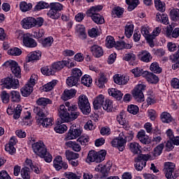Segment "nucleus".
Segmentation results:
<instances>
[{"mask_svg":"<svg viewBox=\"0 0 179 179\" xmlns=\"http://www.w3.org/2000/svg\"><path fill=\"white\" fill-rule=\"evenodd\" d=\"M36 122L38 124L40 127H42L43 128H50V127H52V122L53 120L52 118H38L36 121Z\"/></svg>","mask_w":179,"mask_h":179,"instance_id":"20","label":"nucleus"},{"mask_svg":"<svg viewBox=\"0 0 179 179\" xmlns=\"http://www.w3.org/2000/svg\"><path fill=\"white\" fill-rule=\"evenodd\" d=\"M66 145L68 148H71L72 150H74V152H80L82 150V147L76 141H69L66 143Z\"/></svg>","mask_w":179,"mask_h":179,"instance_id":"41","label":"nucleus"},{"mask_svg":"<svg viewBox=\"0 0 179 179\" xmlns=\"http://www.w3.org/2000/svg\"><path fill=\"white\" fill-rule=\"evenodd\" d=\"M65 156L69 162H71V160H76V159H79V154L73 152L69 150H66Z\"/></svg>","mask_w":179,"mask_h":179,"instance_id":"42","label":"nucleus"},{"mask_svg":"<svg viewBox=\"0 0 179 179\" xmlns=\"http://www.w3.org/2000/svg\"><path fill=\"white\" fill-rule=\"evenodd\" d=\"M57 85V80H53L51 82L47 83L43 86L44 92H50L54 89V87Z\"/></svg>","mask_w":179,"mask_h":179,"instance_id":"60","label":"nucleus"},{"mask_svg":"<svg viewBox=\"0 0 179 179\" xmlns=\"http://www.w3.org/2000/svg\"><path fill=\"white\" fill-rule=\"evenodd\" d=\"M137 138L143 145H149L150 143V139H149V136L146 135L145 130L140 131L137 134Z\"/></svg>","mask_w":179,"mask_h":179,"instance_id":"24","label":"nucleus"},{"mask_svg":"<svg viewBox=\"0 0 179 179\" xmlns=\"http://www.w3.org/2000/svg\"><path fill=\"white\" fill-rule=\"evenodd\" d=\"M1 83L3 85V87L6 89L10 90V89H17L19 87V80L15 79L13 78H6L1 80Z\"/></svg>","mask_w":179,"mask_h":179,"instance_id":"14","label":"nucleus"},{"mask_svg":"<svg viewBox=\"0 0 179 179\" xmlns=\"http://www.w3.org/2000/svg\"><path fill=\"white\" fill-rule=\"evenodd\" d=\"M54 44V38L48 36L41 41V45L43 48H50Z\"/></svg>","mask_w":179,"mask_h":179,"instance_id":"37","label":"nucleus"},{"mask_svg":"<svg viewBox=\"0 0 179 179\" xmlns=\"http://www.w3.org/2000/svg\"><path fill=\"white\" fill-rule=\"evenodd\" d=\"M163 149H164V144L161 143L158 145L156 148H154L153 155L155 157L157 156H160L163 152Z\"/></svg>","mask_w":179,"mask_h":179,"instance_id":"58","label":"nucleus"},{"mask_svg":"<svg viewBox=\"0 0 179 179\" xmlns=\"http://www.w3.org/2000/svg\"><path fill=\"white\" fill-rule=\"evenodd\" d=\"M80 113L78 110L74 112L68 113V110L65 107V105H60L58 109V115L62 120V122H71V121H75L80 115Z\"/></svg>","mask_w":179,"mask_h":179,"instance_id":"2","label":"nucleus"},{"mask_svg":"<svg viewBox=\"0 0 179 179\" xmlns=\"http://www.w3.org/2000/svg\"><path fill=\"white\" fill-rule=\"evenodd\" d=\"M146 90V85L138 84L137 85L132 91L133 97L138 103H142L145 101V95H143V92Z\"/></svg>","mask_w":179,"mask_h":179,"instance_id":"8","label":"nucleus"},{"mask_svg":"<svg viewBox=\"0 0 179 179\" xmlns=\"http://www.w3.org/2000/svg\"><path fill=\"white\" fill-rule=\"evenodd\" d=\"M105 45L107 48H113V47H115V40L114 39V37L108 36L106 38Z\"/></svg>","mask_w":179,"mask_h":179,"instance_id":"52","label":"nucleus"},{"mask_svg":"<svg viewBox=\"0 0 179 179\" xmlns=\"http://www.w3.org/2000/svg\"><path fill=\"white\" fill-rule=\"evenodd\" d=\"M105 83H107V78L104 76H101L98 80L96 81V85L100 89H103V87H104Z\"/></svg>","mask_w":179,"mask_h":179,"instance_id":"59","label":"nucleus"},{"mask_svg":"<svg viewBox=\"0 0 179 179\" xmlns=\"http://www.w3.org/2000/svg\"><path fill=\"white\" fill-rule=\"evenodd\" d=\"M32 150L39 157L44 159L46 163L52 162V155L47 150V147L43 141H38L32 144Z\"/></svg>","mask_w":179,"mask_h":179,"instance_id":"1","label":"nucleus"},{"mask_svg":"<svg viewBox=\"0 0 179 179\" xmlns=\"http://www.w3.org/2000/svg\"><path fill=\"white\" fill-rule=\"evenodd\" d=\"M150 158L149 155L141 154L135 158V169L137 171H142L144 167H146V163Z\"/></svg>","mask_w":179,"mask_h":179,"instance_id":"11","label":"nucleus"},{"mask_svg":"<svg viewBox=\"0 0 179 179\" xmlns=\"http://www.w3.org/2000/svg\"><path fill=\"white\" fill-rule=\"evenodd\" d=\"M113 80L116 85H127L129 82V76H121L120 74H116L113 76Z\"/></svg>","mask_w":179,"mask_h":179,"instance_id":"18","label":"nucleus"},{"mask_svg":"<svg viewBox=\"0 0 179 179\" xmlns=\"http://www.w3.org/2000/svg\"><path fill=\"white\" fill-rule=\"evenodd\" d=\"M126 3L129 5L128 10L131 12V10H134L139 5V0H126Z\"/></svg>","mask_w":179,"mask_h":179,"instance_id":"50","label":"nucleus"},{"mask_svg":"<svg viewBox=\"0 0 179 179\" xmlns=\"http://www.w3.org/2000/svg\"><path fill=\"white\" fill-rule=\"evenodd\" d=\"M8 55H12L13 57H19V55H22V50L19 49V48L9 49L8 50Z\"/></svg>","mask_w":179,"mask_h":179,"instance_id":"56","label":"nucleus"},{"mask_svg":"<svg viewBox=\"0 0 179 179\" xmlns=\"http://www.w3.org/2000/svg\"><path fill=\"white\" fill-rule=\"evenodd\" d=\"M50 5L44 1H39L34 7V10L35 12H38V10H41L43 9H46L48 8Z\"/></svg>","mask_w":179,"mask_h":179,"instance_id":"57","label":"nucleus"},{"mask_svg":"<svg viewBox=\"0 0 179 179\" xmlns=\"http://www.w3.org/2000/svg\"><path fill=\"white\" fill-rule=\"evenodd\" d=\"M150 70L152 72H154V73H162V68H160L159 64L156 62H154L151 64Z\"/></svg>","mask_w":179,"mask_h":179,"instance_id":"54","label":"nucleus"},{"mask_svg":"<svg viewBox=\"0 0 179 179\" xmlns=\"http://www.w3.org/2000/svg\"><path fill=\"white\" fill-rule=\"evenodd\" d=\"M21 177L23 179H30V170L28 167L22 168Z\"/></svg>","mask_w":179,"mask_h":179,"instance_id":"62","label":"nucleus"},{"mask_svg":"<svg viewBox=\"0 0 179 179\" xmlns=\"http://www.w3.org/2000/svg\"><path fill=\"white\" fill-rule=\"evenodd\" d=\"M78 107L80 110L84 113L85 115L87 114H90V111H92V108H90V103H89V99L86 95H80L78 97Z\"/></svg>","mask_w":179,"mask_h":179,"instance_id":"9","label":"nucleus"},{"mask_svg":"<svg viewBox=\"0 0 179 179\" xmlns=\"http://www.w3.org/2000/svg\"><path fill=\"white\" fill-rule=\"evenodd\" d=\"M102 9L103 6H92L87 10V16L92 17L93 22L96 23V24H103L104 23V17L99 13Z\"/></svg>","mask_w":179,"mask_h":179,"instance_id":"4","label":"nucleus"},{"mask_svg":"<svg viewBox=\"0 0 179 179\" xmlns=\"http://www.w3.org/2000/svg\"><path fill=\"white\" fill-rule=\"evenodd\" d=\"M130 151L134 155H138L142 152V146L136 142H132L129 143Z\"/></svg>","mask_w":179,"mask_h":179,"instance_id":"28","label":"nucleus"},{"mask_svg":"<svg viewBox=\"0 0 179 179\" xmlns=\"http://www.w3.org/2000/svg\"><path fill=\"white\" fill-rule=\"evenodd\" d=\"M64 176H65V178L67 179H80V176L73 172H65Z\"/></svg>","mask_w":179,"mask_h":179,"instance_id":"64","label":"nucleus"},{"mask_svg":"<svg viewBox=\"0 0 179 179\" xmlns=\"http://www.w3.org/2000/svg\"><path fill=\"white\" fill-rule=\"evenodd\" d=\"M82 135V129L77 127L76 124H73L70 127L68 133L66 134L65 141H72L73 139H77Z\"/></svg>","mask_w":179,"mask_h":179,"instance_id":"12","label":"nucleus"},{"mask_svg":"<svg viewBox=\"0 0 179 179\" xmlns=\"http://www.w3.org/2000/svg\"><path fill=\"white\" fill-rule=\"evenodd\" d=\"M76 94V90H65L64 93L62 94V99L64 101H66V100H69L75 97Z\"/></svg>","mask_w":179,"mask_h":179,"instance_id":"27","label":"nucleus"},{"mask_svg":"<svg viewBox=\"0 0 179 179\" xmlns=\"http://www.w3.org/2000/svg\"><path fill=\"white\" fill-rule=\"evenodd\" d=\"M64 122H62V120L57 119V126L55 127V131L57 134H64V132H66L68 131V127L66 124H62Z\"/></svg>","mask_w":179,"mask_h":179,"instance_id":"21","label":"nucleus"},{"mask_svg":"<svg viewBox=\"0 0 179 179\" xmlns=\"http://www.w3.org/2000/svg\"><path fill=\"white\" fill-rule=\"evenodd\" d=\"M171 17L174 22L179 20V9L173 8L171 10Z\"/></svg>","mask_w":179,"mask_h":179,"instance_id":"63","label":"nucleus"},{"mask_svg":"<svg viewBox=\"0 0 179 179\" xmlns=\"http://www.w3.org/2000/svg\"><path fill=\"white\" fill-rule=\"evenodd\" d=\"M115 47L117 50H131L132 48V44L127 43L124 41H117L115 43Z\"/></svg>","mask_w":179,"mask_h":179,"instance_id":"34","label":"nucleus"},{"mask_svg":"<svg viewBox=\"0 0 179 179\" xmlns=\"http://www.w3.org/2000/svg\"><path fill=\"white\" fill-rule=\"evenodd\" d=\"M127 144V136L124 135V132L119 134V137L114 138L111 141V145L113 148H117L120 152H123L125 149V145Z\"/></svg>","mask_w":179,"mask_h":179,"instance_id":"10","label":"nucleus"},{"mask_svg":"<svg viewBox=\"0 0 179 179\" xmlns=\"http://www.w3.org/2000/svg\"><path fill=\"white\" fill-rule=\"evenodd\" d=\"M49 7L50 9L56 10V12H59H59H61V10H63L64 9V5L59 2L50 3Z\"/></svg>","mask_w":179,"mask_h":179,"instance_id":"47","label":"nucleus"},{"mask_svg":"<svg viewBox=\"0 0 179 179\" xmlns=\"http://www.w3.org/2000/svg\"><path fill=\"white\" fill-rule=\"evenodd\" d=\"M47 16L52 20H58V19L61 17V13L57 10L50 8V10L47 13Z\"/></svg>","mask_w":179,"mask_h":179,"instance_id":"40","label":"nucleus"},{"mask_svg":"<svg viewBox=\"0 0 179 179\" xmlns=\"http://www.w3.org/2000/svg\"><path fill=\"white\" fill-rule=\"evenodd\" d=\"M43 24H44V18L41 17L37 18L27 17L21 21L22 27L26 30L33 29V27H41Z\"/></svg>","mask_w":179,"mask_h":179,"instance_id":"3","label":"nucleus"},{"mask_svg":"<svg viewBox=\"0 0 179 179\" xmlns=\"http://www.w3.org/2000/svg\"><path fill=\"white\" fill-rule=\"evenodd\" d=\"M125 112L122 111L120 113L119 115L117 117V121L120 125H125L127 120H125Z\"/></svg>","mask_w":179,"mask_h":179,"instance_id":"61","label":"nucleus"},{"mask_svg":"<svg viewBox=\"0 0 179 179\" xmlns=\"http://www.w3.org/2000/svg\"><path fill=\"white\" fill-rule=\"evenodd\" d=\"M10 97L13 103H20V101L22 100L20 92L16 90H13L10 92Z\"/></svg>","mask_w":179,"mask_h":179,"instance_id":"32","label":"nucleus"},{"mask_svg":"<svg viewBox=\"0 0 179 179\" xmlns=\"http://www.w3.org/2000/svg\"><path fill=\"white\" fill-rule=\"evenodd\" d=\"M41 73L43 75H46V76H50V75H55V70L52 69V66H44L42 67L41 69Z\"/></svg>","mask_w":179,"mask_h":179,"instance_id":"46","label":"nucleus"},{"mask_svg":"<svg viewBox=\"0 0 179 179\" xmlns=\"http://www.w3.org/2000/svg\"><path fill=\"white\" fill-rule=\"evenodd\" d=\"M105 97L103 94L98 95L96 98H94L93 101V106L94 110H99L101 107H103V104L104 103Z\"/></svg>","mask_w":179,"mask_h":179,"instance_id":"22","label":"nucleus"},{"mask_svg":"<svg viewBox=\"0 0 179 179\" xmlns=\"http://www.w3.org/2000/svg\"><path fill=\"white\" fill-rule=\"evenodd\" d=\"M108 93L109 96H112L113 97L116 99V100H121V99H122V96H124V94H122L121 91L115 88L108 89Z\"/></svg>","mask_w":179,"mask_h":179,"instance_id":"25","label":"nucleus"},{"mask_svg":"<svg viewBox=\"0 0 179 179\" xmlns=\"http://www.w3.org/2000/svg\"><path fill=\"white\" fill-rule=\"evenodd\" d=\"M107 152L103 150L99 152L91 150L88 152L86 162L87 163H101L106 159Z\"/></svg>","mask_w":179,"mask_h":179,"instance_id":"5","label":"nucleus"},{"mask_svg":"<svg viewBox=\"0 0 179 179\" xmlns=\"http://www.w3.org/2000/svg\"><path fill=\"white\" fill-rule=\"evenodd\" d=\"M90 50L92 53V55L95 57V58H100V57H103V55L104 54L103 48H101L99 45H92Z\"/></svg>","mask_w":179,"mask_h":179,"instance_id":"19","label":"nucleus"},{"mask_svg":"<svg viewBox=\"0 0 179 179\" xmlns=\"http://www.w3.org/2000/svg\"><path fill=\"white\" fill-rule=\"evenodd\" d=\"M36 104L40 107H47L48 104H52V101L48 98H39L36 100Z\"/></svg>","mask_w":179,"mask_h":179,"instance_id":"39","label":"nucleus"},{"mask_svg":"<svg viewBox=\"0 0 179 179\" xmlns=\"http://www.w3.org/2000/svg\"><path fill=\"white\" fill-rule=\"evenodd\" d=\"M163 171L167 179H176L178 177V173H176V164L173 162H165Z\"/></svg>","mask_w":179,"mask_h":179,"instance_id":"6","label":"nucleus"},{"mask_svg":"<svg viewBox=\"0 0 179 179\" xmlns=\"http://www.w3.org/2000/svg\"><path fill=\"white\" fill-rule=\"evenodd\" d=\"M34 113L38 115V117H41L42 118L44 117H47L48 115V110H47V107H40L37 106L34 108Z\"/></svg>","mask_w":179,"mask_h":179,"instance_id":"26","label":"nucleus"},{"mask_svg":"<svg viewBox=\"0 0 179 179\" xmlns=\"http://www.w3.org/2000/svg\"><path fill=\"white\" fill-rule=\"evenodd\" d=\"M53 166L57 171L59 170H68V163L62 161V157L57 156L53 161Z\"/></svg>","mask_w":179,"mask_h":179,"instance_id":"16","label":"nucleus"},{"mask_svg":"<svg viewBox=\"0 0 179 179\" xmlns=\"http://www.w3.org/2000/svg\"><path fill=\"white\" fill-rule=\"evenodd\" d=\"M3 66H6V68H10L12 73H13L15 78H22V69H20V66H19V64L16 62V61L8 60L4 62Z\"/></svg>","mask_w":179,"mask_h":179,"instance_id":"7","label":"nucleus"},{"mask_svg":"<svg viewBox=\"0 0 179 179\" xmlns=\"http://www.w3.org/2000/svg\"><path fill=\"white\" fill-rule=\"evenodd\" d=\"M110 169L111 165H108V163H107L106 166L100 167L99 169V171H100V173H101L103 177H107L108 176V173L110 172Z\"/></svg>","mask_w":179,"mask_h":179,"instance_id":"51","label":"nucleus"},{"mask_svg":"<svg viewBox=\"0 0 179 179\" xmlns=\"http://www.w3.org/2000/svg\"><path fill=\"white\" fill-rule=\"evenodd\" d=\"M155 5L157 10L164 12L166 10V3L162 0H155Z\"/></svg>","mask_w":179,"mask_h":179,"instance_id":"49","label":"nucleus"},{"mask_svg":"<svg viewBox=\"0 0 179 179\" xmlns=\"http://www.w3.org/2000/svg\"><path fill=\"white\" fill-rule=\"evenodd\" d=\"M22 108H23L19 104L16 108L12 105H9L7 108V114H8V115H13V114L14 120H19V118H20V114H22Z\"/></svg>","mask_w":179,"mask_h":179,"instance_id":"15","label":"nucleus"},{"mask_svg":"<svg viewBox=\"0 0 179 179\" xmlns=\"http://www.w3.org/2000/svg\"><path fill=\"white\" fill-rule=\"evenodd\" d=\"M93 83V79L92 77L87 74L84 75L81 78V85L86 86L87 87H90L92 83Z\"/></svg>","mask_w":179,"mask_h":179,"instance_id":"38","label":"nucleus"},{"mask_svg":"<svg viewBox=\"0 0 179 179\" xmlns=\"http://www.w3.org/2000/svg\"><path fill=\"white\" fill-rule=\"evenodd\" d=\"M68 64V61L66 60L57 62L52 65V68L55 72H57V71H61V69H64V66H66Z\"/></svg>","mask_w":179,"mask_h":179,"instance_id":"33","label":"nucleus"},{"mask_svg":"<svg viewBox=\"0 0 179 179\" xmlns=\"http://www.w3.org/2000/svg\"><path fill=\"white\" fill-rule=\"evenodd\" d=\"M144 73L145 75V79L149 83L156 84L159 82V77H157V76L152 73H149L148 71H144Z\"/></svg>","mask_w":179,"mask_h":179,"instance_id":"30","label":"nucleus"},{"mask_svg":"<svg viewBox=\"0 0 179 179\" xmlns=\"http://www.w3.org/2000/svg\"><path fill=\"white\" fill-rule=\"evenodd\" d=\"M102 107L103 110H105V111H107L108 113L113 111V101L110 99H106L103 102Z\"/></svg>","mask_w":179,"mask_h":179,"instance_id":"48","label":"nucleus"},{"mask_svg":"<svg viewBox=\"0 0 179 179\" xmlns=\"http://www.w3.org/2000/svg\"><path fill=\"white\" fill-rule=\"evenodd\" d=\"M82 75H83V73L82 72V70L78 68H74L71 71V76L76 78V79H78V80H80Z\"/></svg>","mask_w":179,"mask_h":179,"instance_id":"53","label":"nucleus"},{"mask_svg":"<svg viewBox=\"0 0 179 179\" xmlns=\"http://www.w3.org/2000/svg\"><path fill=\"white\" fill-rule=\"evenodd\" d=\"M124 34L127 38H131L134 34V24L127 22L124 28Z\"/></svg>","mask_w":179,"mask_h":179,"instance_id":"35","label":"nucleus"},{"mask_svg":"<svg viewBox=\"0 0 179 179\" xmlns=\"http://www.w3.org/2000/svg\"><path fill=\"white\" fill-rule=\"evenodd\" d=\"M79 80L72 76L66 79V85H68L70 87H73V86H77Z\"/></svg>","mask_w":179,"mask_h":179,"instance_id":"55","label":"nucleus"},{"mask_svg":"<svg viewBox=\"0 0 179 179\" xmlns=\"http://www.w3.org/2000/svg\"><path fill=\"white\" fill-rule=\"evenodd\" d=\"M161 120L162 122H164L165 124H169L173 122V117H171V115H170V113L167 112H164L161 114Z\"/></svg>","mask_w":179,"mask_h":179,"instance_id":"45","label":"nucleus"},{"mask_svg":"<svg viewBox=\"0 0 179 179\" xmlns=\"http://www.w3.org/2000/svg\"><path fill=\"white\" fill-rule=\"evenodd\" d=\"M138 57L140 61L142 62H145L146 64L150 62L152 59H153L152 54H150V52H149L148 50H141L138 54Z\"/></svg>","mask_w":179,"mask_h":179,"instance_id":"17","label":"nucleus"},{"mask_svg":"<svg viewBox=\"0 0 179 179\" xmlns=\"http://www.w3.org/2000/svg\"><path fill=\"white\" fill-rule=\"evenodd\" d=\"M33 8V5L31 3H27L26 1H22L20 3V8L22 12H29V10H31Z\"/></svg>","mask_w":179,"mask_h":179,"instance_id":"43","label":"nucleus"},{"mask_svg":"<svg viewBox=\"0 0 179 179\" xmlns=\"http://www.w3.org/2000/svg\"><path fill=\"white\" fill-rule=\"evenodd\" d=\"M156 20L159 23H163V24H169V16L167 14L162 13H157L156 15Z\"/></svg>","mask_w":179,"mask_h":179,"instance_id":"29","label":"nucleus"},{"mask_svg":"<svg viewBox=\"0 0 179 179\" xmlns=\"http://www.w3.org/2000/svg\"><path fill=\"white\" fill-rule=\"evenodd\" d=\"M136 55L132 52L126 53L123 57V61L130 62V65H134V61H136Z\"/></svg>","mask_w":179,"mask_h":179,"instance_id":"44","label":"nucleus"},{"mask_svg":"<svg viewBox=\"0 0 179 179\" xmlns=\"http://www.w3.org/2000/svg\"><path fill=\"white\" fill-rule=\"evenodd\" d=\"M76 31L78 36V37L81 40H86L87 37V34H86V29L85 28V26L82 24H78L76 27Z\"/></svg>","mask_w":179,"mask_h":179,"instance_id":"23","label":"nucleus"},{"mask_svg":"<svg viewBox=\"0 0 179 179\" xmlns=\"http://www.w3.org/2000/svg\"><path fill=\"white\" fill-rule=\"evenodd\" d=\"M18 38H22L24 45L28 48H34L37 45L36 40L31 38L28 34H23V32L19 33Z\"/></svg>","mask_w":179,"mask_h":179,"instance_id":"13","label":"nucleus"},{"mask_svg":"<svg viewBox=\"0 0 179 179\" xmlns=\"http://www.w3.org/2000/svg\"><path fill=\"white\" fill-rule=\"evenodd\" d=\"M41 58V51L31 52L28 55V62H31V61H38Z\"/></svg>","mask_w":179,"mask_h":179,"instance_id":"36","label":"nucleus"},{"mask_svg":"<svg viewBox=\"0 0 179 179\" xmlns=\"http://www.w3.org/2000/svg\"><path fill=\"white\" fill-rule=\"evenodd\" d=\"M33 92V86L30 84H26L24 87L21 88V94L23 97H27L31 94Z\"/></svg>","mask_w":179,"mask_h":179,"instance_id":"31","label":"nucleus"}]
</instances>
